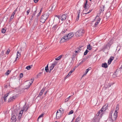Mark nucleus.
I'll list each match as a JSON object with an SVG mask.
<instances>
[{"mask_svg": "<svg viewBox=\"0 0 122 122\" xmlns=\"http://www.w3.org/2000/svg\"><path fill=\"white\" fill-rule=\"evenodd\" d=\"M74 34L72 32H71L67 35H65L61 39L60 41L61 42H64L66 40L71 38L73 36Z\"/></svg>", "mask_w": 122, "mask_h": 122, "instance_id": "f257e3e1", "label": "nucleus"}, {"mask_svg": "<svg viewBox=\"0 0 122 122\" xmlns=\"http://www.w3.org/2000/svg\"><path fill=\"white\" fill-rule=\"evenodd\" d=\"M49 14L48 12H45L41 16V19L40 21L42 23H44L45 22L46 20L48 18Z\"/></svg>", "mask_w": 122, "mask_h": 122, "instance_id": "f03ea898", "label": "nucleus"}, {"mask_svg": "<svg viewBox=\"0 0 122 122\" xmlns=\"http://www.w3.org/2000/svg\"><path fill=\"white\" fill-rule=\"evenodd\" d=\"M13 113L12 114V116L11 118V122H16V119L15 115H17L18 114L17 113H15L12 112Z\"/></svg>", "mask_w": 122, "mask_h": 122, "instance_id": "7ed1b4c3", "label": "nucleus"}, {"mask_svg": "<svg viewBox=\"0 0 122 122\" xmlns=\"http://www.w3.org/2000/svg\"><path fill=\"white\" fill-rule=\"evenodd\" d=\"M84 33V31L82 29H80L76 33V36L77 37L81 36Z\"/></svg>", "mask_w": 122, "mask_h": 122, "instance_id": "20e7f679", "label": "nucleus"}, {"mask_svg": "<svg viewBox=\"0 0 122 122\" xmlns=\"http://www.w3.org/2000/svg\"><path fill=\"white\" fill-rule=\"evenodd\" d=\"M119 105L118 104H117L116 108V110L115 111V112L114 113L113 115V117L114 118L113 119H114V120H116L117 118V111H118V110L119 109Z\"/></svg>", "mask_w": 122, "mask_h": 122, "instance_id": "39448f33", "label": "nucleus"}, {"mask_svg": "<svg viewBox=\"0 0 122 122\" xmlns=\"http://www.w3.org/2000/svg\"><path fill=\"white\" fill-rule=\"evenodd\" d=\"M31 83H30V82H28V81H27L25 83V85L24 87L25 89H27L30 87V86L31 85V84L32 83L33 81V80L31 79Z\"/></svg>", "mask_w": 122, "mask_h": 122, "instance_id": "423d86ee", "label": "nucleus"}, {"mask_svg": "<svg viewBox=\"0 0 122 122\" xmlns=\"http://www.w3.org/2000/svg\"><path fill=\"white\" fill-rule=\"evenodd\" d=\"M95 20H97V22H96L94 25V26H96L99 22L100 20V18L98 16H96L95 19Z\"/></svg>", "mask_w": 122, "mask_h": 122, "instance_id": "0eeeda50", "label": "nucleus"}, {"mask_svg": "<svg viewBox=\"0 0 122 122\" xmlns=\"http://www.w3.org/2000/svg\"><path fill=\"white\" fill-rule=\"evenodd\" d=\"M16 98V96H14L10 97L8 99V102H10L13 101Z\"/></svg>", "mask_w": 122, "mask_h": 122, "instance_id": "6e6552de", "label": "nucleus"}, {"mask_svg": "<svg viewBox=\"0 0 122 122\" xmlns=\"http://www.w3.org/2000/svg\"><path fill=\"white\" fill-rule=\"evenodd\" d=\"M66 18V14L63 15L61 17V19L62 20H65Z\"/></svg>", "mask_w": 122, "mask_h": 122, "instance_id": "1a4fd4ad", "label": "nucleus"}, {"mask_svg": "<svg viewBox=\"0 0 122 122\" xmlns=\"http://www.w3.org/2000/svg\"><path fill=\"white\" fill-rule=\"evenodd\" d=\"M114 59V57L113 56H111L109 59L108 60V64L110 65L112 61Z\"/></svg>", "mask_w": 122, "mask_h": 122, "instance_id": "9d476101", "label": "nucleus"}, {"mask_svg": "<svg viewBox=\"0 0 122 122\" xmlns=\"http://www.w3.org/2000/svg\"><path fill=\"white\" fill-rule=\"evenodd\" d=\"M112 111H111V112H110L109 116V118H111V120L112 121V122H113L114 121V120H114V119H113L114 118L113 117H113H112Z\"/></svg>", "mask_w": 122, "mask_h": 122, "instance_id": "9b49d317", "label": "nucleus"}, {"mask_svg": "<svg viewBox=\"0 0 122 122\" xmlns=\"http://www.w3.org/2000/svg\"><path fill=\"white\" fill-rule=\"evenodd\" d=\"M21 49H20V51H18L17 52V56L16 58V59L15 61V62L16 61L17 58L18 57V56H20V55H21L20 53H21Z\"/></svg>", "mask_w": 122, "mask_h": 122, "instance_id": "f8f14e48", "label": "nucleus"}, {"mask_svg": "<svg viewBox=\"0 0 122 122\" xmlns=\"http://www.w3.org/2000/svg\"><path fill=\"white\" fill-rule=\"evenodd\" d=\"M61 117V113L57 111L56 113V118L57 119Z\"/></svg>", "mask_w": 122, "mask_h": 122, "instance_id": "ddd939ff", "label": "nucleus"}, {"mask_svg": "<svg viewBox=\"0 0 122 122\" xmlns=\"http://www.w3.org/2000/svg\"><path fill=\"white\" fill-rule=\"evenodd\" d=\"M108 106V104L106 103L104 106H103V107L102 108L104 110L103 111H105L107 109V107Z\"/></svg>", "mask_w": 122, "mask_h": 122, "instance_id": "4468645a", "label": "nucleus"}, {"mask_svg": "<svg viewBox=\"0 0 122 122\" xmlns=\"http://www.w3.org/2000/svg\"><path fill=\"white\" fill-rule=\"evenodd\" d=\"M111 45V43H108L105 46V48L107 49V48H109Z\"/></svg>", "mask_w": 122, "mask_h": 122, "instance_id": "2eb2a0df", "label": "nucleus"}, {"mask_svg": "<svg viewBox=\"0 0 122 122\" xmlns=\"http://www.w3.org/2000/svg\"><path fill=\"white\" fill-rule=\"evenodd\" d=\"M104 9V6H101L100 8V11L101 13L102 12Z\"/></svg>", "mask_w": 122, "mask_h": 122, "instance_id": "dca6fc26", "label": "nucleus"}, {"mask_svg": "<svg viewBox=\"0 0 122 122\" xmlns=\"http://www.w3.org/2000/svg\"><path fill=\"white\" fill-rule=\"evenodd\" d=\"M111 86V84L110 83L106 84V83L105 85V89H107V88H109V87Z\"/></svg>", "mask_w": 122, "mask_h": 122, "instance_id": "f3484780", "label": "nucleus"}, {"mask_svg": "<svg viewBox=\"0 0 122 122\" xmlns=\"http://www.w3.org/2000/svg\"><path fill=\"white\" fill-rule=\"evenodd\" d=\"M45 88L44 87L43 88H42V90H41V92H40L39 94V96H41L43 94V92H44V91H45Z\"/></svg>", "mask_w": 122, "mask_h": 122, "instance_id": "a211bd4d", "label": "nucleus"}, {"mask_svg": "<svg viewBox=\"0 0 122 122\" xmlns=\"http://www.w3.org/2000/svg\"><path fill=\"white\" fill-rule=\"evenodd\" d=\"M102 67H104L105 68H107L108 67L107 64L106 63H103L102 64Z\"/></svg>", "mask_w": 122, "mask_h": 122, "instance_id": "6ab92c4d", "label": "nucleus"}, {"mask_svg": "<svg viewBox=\"0 0 122 122\" xmlns=\"http://www.w3.org/2000/svg\"><path fill=\"white\" fill-rule=\"evenodd\" d=\"M104 110L102 108L101 110L98 112V113H100V115L101 117L102 116V114L103 113V112L105 111H103Z\"/></svg>", "mask_w": 122, "mask_h": 122, "instance_id": "aec40b11", "label": "nucleus"}, {"mask_svg": "<svg viewBox=\"0 0 122 122\" xmlns=\"http://www.w3.org/2000/svg\"><path fill=\"white\" fill-rule=\"evenodd\" d=\"M9 93H8V94H6L4 96V97L3 98L4 99V101L5 102H6V99H7V97L8 96V94Z\"/></svg>", "mask_w": 122, "mask_h": 122, "instance_id": "412c9836", "label": "nucleus"}, {"mask_svg": "<svg viewBox=\"0 0 122 122\" xmlns=\"http://www.w3.org/2000/svg\"><path fill=\"white\" fill-rule=\"evenodd\" d=\"M92 122H99V118L98 117H97L96 118L94 119V120H92Z\"/></svg>", "mask_w": 122, "mask_h": 122, "instance_id": "4be33fe9", "label": "nucleus"}, {"mask_svg": "<svg viewBox=\"0 0 122 122\" xmlns=\"http://www.w3.org/2000/svg\"><path fill=\"white\" fill-rule=\"evenodd\" d=\"M48 64L46 66V67L45 68V70L46 72H49V71H50L48 68Z\"/></svg>", "mask_w": 122, "mask_h": 122, "instance_id": "5701e85b", "label": "nucleus"}, {"mask_svg": "<svg viewBox=\"0 0 122 122\" xmlns=\"http://www.w3.org/2000/svg\"><path fill=\"white\" fill-rule=\"evenodd\" d=\"M56 7L54 5H51V6L49 8H51V10H55Z\"/></svg>", "mask_w": 122, "mask_h": 122, "instance_id": "b1692460", "label": "nucleus"}, {"mask_svg": "<svg viewBox=\"0 0 122 122\" xmlns=\"http://www.w3.org/2000/svg\"><path fill=\"white\" fill-rule=\"evenodd\" d=\"M111 14L110 12H107L106 14V16L107 18H109Z\"/></svg>", "mask_w": 122, "mask_h": 122, "instance_id": "393cba45", "label": "nucleus"}, {"mask_svg": "<svg viewBox=\"0 0 122 122\" xmlns=\"http://www.w3.org/2000/svg\"><path fill=\"white\" fill-rule=\"evenodd\" d=\"M90 56H85L83 58V59L85 61H86L87 59L88 58H89L90 57Z\"/></svg>", "mask_w": 122, "mask_h": 122, "instance_id": "a878e982", "label": "nucleus"}, {"mask_svg": "<svg viewBox=\"0 0 122 122\" xmlns=\"http://www.w3.org/2000/svg\"><path fill=\"white\" fill-rule=\"evenodd\" d=\"M32 65L28 66L26 67V68L27 69V70H29L32 67Z\"/></svg>", "mask_w": 122, "mask_h": 122, "instance_id": "bb28decb", "label": "nucleus"}, {"mask_svg": "<svg viewBox=\"0 0 122 122\" xmlns=\"http://www.w3.org/2000/svg\"><path fill=\"white\" fill-rule=\"evenodd\" d=\"M76 56V54H74L72 55V56L71 57L72 61H74L75 59V57Z\"/></svg>", "mask_w": 122, "mask_h": 122, "instance_id": "cd10ccee", "label": "nucleus"}, {"mask_svg": "<svg viewBox=\"0 0 122 122\" xmlns=\"http://www.w3.org/2000/svg\"><path fill=\"white\" fill-rule=\"evenodd\" d=\"M26 9H28V10H27L26 11V12L27 13V15H28L29 14V13L30 12V9L29 7H27L26 8Z\"/></svg>", "mask_w": 122, "mask_h": 122, "instance_id": "c85d7f7f", "label": "nucleus"}, {"mask_svg": "<svg viewBox=\"0 0 122 122\" xmlns=\"http://www.w3.org/2000/svg\"><path fill=\"white\" fill-rule=\"evenodd\" d=\"M62 56H63V55H61L58 57L56 58H55V60H59L62 57Z\"/></svg>", "mask_w": 122, "mask_h": 122, "instance_id": "c756f323", "label": "nucleus"}, {"mask_svg": "<svg viewBox=\"0 0 122 122\" xmlns=\"http://www.w3.org/2000/svg\"><path fill=\"white\" fill-rule=\"evenodd\" d=\"M36 11H37V10H35V11L34 12L32 16V18H31V20H32L33 19V17L35 16L36 14Z\"/></svg>", "mask_w": 122, "mask_h": 122, "instance_id": "7c9ffc66", "label": "nucleus"}, {"mask_svg": "<svg viewBox=\"0 0 122 122\" xmlns=\"http://www.w3.org/2000/svg\"><path fill=\"white\" fill-rule=\"evenodd\" d=\"M80 119V117H77L76 119L75 122H79Z\"/></svg>", "mask_w": 122, "mask_h": 122, "instance_id": "2f4dec72", "label": "nucleus"}, {"mask_svg": "<svg viewBox=\"0 0 122 122\" xmlns=\"http://www.w3.org/2000/svg\"><path fill=\"white\" fill-rule=\"evenodd\" d=\"M57 27V25H56L53 27L52 29L53 30H56Z\"/></svg>", "mask_w": 122, "mask_h": 122, "instance_id": "473e14b6", "label": "nucleus"}, {"mask_svg": "<svg viewBox=\"0 0 122 122\" xmlns=\"http://www.w3.org/2000/svg\"><path fill=\"white\" fill-rule=\"evenodd\" d=\"M87 49L90 50L92 49V47H91L90 44L87 46Z\"/></svg>", "mask_w": 122, "mask_h": 122, "instance_id": "72a5a7b5", "label": "nucleus"}, {"mask_svg": "<svg viewBox=\"0 0 122 122\" xmlns=\"http://www.w3.org/2000/svg\"><path fill=\"white\" fill-rule=\"evenodd\" d=\"M54 67L53 66H52V65H51L50 67V70L49 71V72H50L51 70H52L53 68H54Z\"/></svg>", "mask_w": 122, "mask_h": 122, "instance_id": "f704fd0d", "label": "nucleus"}, {"mask_svg": "<svg viewBox=\"0 0 122 122\" xmlns=\"http://www.w3.org/2000/svg\"><path fill=\"white\" fill-rule=\"evenodd\" d=\"M81 47H80V48H78L77 50L75 51V52L76 53H78V52L80 51L81 50Z\"/></svg>", "mask_w": 122, "mask_h": 122, "instance_id": "c9c22d12", "label": "nucleus"}, {"mask_svg": "<svg viewBox=\"0 0 122 122\" xmlns=\"http://www.w3.org/2000/svg\"><path fill=\"white\" fill-rule=\"evenodd\" d=\"M91 67H89L87 69H86L85 72H86V73H87L89 70H90L91 69Z\"/></svg>", "mask_w": 122, "mask_h": 122, "instance_id": "e433bc0d", "label": "nucleus"}, {"mask_svg": "<svg viewBox=\"0 0 122 122\" xmlns=\"http://www.w3.org/2000/svg\"><path fill=\"white\" fill-rule=\"evenodd\" d=\"M56 61H54L53 63L52 64V65L54 67V66L56 65Z\"/></svg>", "mask_w": 122, "mask_h": 122, "instance_id": "4c0bfd02", "label": "nucleus"}, {"mask_svg": "<svg viewBox=\"0 0 122 122\" xmlns=\"http://www.w3.org/2000/svg\"><path fill=\"white\" fill-rule=\"evenodd\" d=\"M6 31V30L5 29L3 28L1 32L2 33H4Z\"/></svg>", "mask_w": 122, "mask_h": 122, "instance_id": "58836bf2", "label": "nucleus"}, {"mask_svg": "<svg viewBox=\"0 0 122 122\" xmlns=\"http://www.w3.org/2000/svg\"><path fill=\"white\" fill-rule=\"evenodd\" d=\"M87 7H86V8H84L85 9L83 10V14H84V12L86 11V12L87 11Z\"/></svg>", "mask_w": 122, "mask_h": 122, "instance_id": "ea45409f", "label": "nucleus"}, {"mask_svg": "<svg viewBox=\"0 0 122 122\" xmlns=\"http://www.w3.org/2000/svg\"><path fill=\"white\" fill-rule=\"evenodd\" d=\"M89 52V51L87 50V49L86 50L85 52L84 53V55H86L88 52Z\"/></svg>", "mask_w": 122, "mask_h": 122, "instance_id": "a19ab883", "label": "nucleus"}, {"mask_svg": "<svg viewBox=\"0 0 122 122\" xmlns=\"http://www.w3.org/2000/svg\"><path fill=\"white\" fill-rule=\"evenodd\" d=\"M10 71H9V70H8L7 72L5 73V74L6 75H8L10 73Z\"/></svg>", "mask_w": 122, "mask_h": 122, "instance_id": "79ce46f5", "label": "nucleus"}, {"mask_svg": "<svg viewBox=\"0 0 122 122\" xmlns=\"http://www.w3.org/2000/svg\"><path fill=\"white\" fill-rule=\"evenodd\" d=\"M24 111L23 110H22L21 111H20V112L19 113V115H21L22 114L23 112Z\"/></svg>", "mask_w": 122, "mask_h": 122, "instance_id": "37998d69", "label": "nucleus"}, {"mask_svg": "<svg viewBox=\"0 0 122 122\" xmlns=\"http://www.w3.org/2000/svg\"><path fill=\"white\" fill-rule=\"evenodd\" d=\"M87 0H86V2L84 4V8H86V7H87L86 5L87 4Z\"/></svg>", "mask_w": 122, "mask_h": 122, "instance_id": "c03bdc74", "label": "nucleus"}, {"mask_svg": "<svg viewBox=\"0 0 122 122\" xmlns=\"http://www.w3.org/2000/svg\"><path fill=\"white\" fill-rule=\"evenodd\" d=\"M43 115H44L43 114H41V115H40L38 118V120L40 118L43 117Z\"/></svg>", "mask_w": 122, "mask_h": 122, "instance_id": "a18cd8bd", "label": "nucleus"}, {"mask_svg": "<svg viewBox=\"0 0 122 122\" xmlns=\"http://www.w3.org/2000/svg\"><path fill=\"white\" fill-rule=\"evenodd\" d=\"M73 113V111L72 110H71L68 113V115L71 114Z\"/></svg>", "mask_w": 122, "mask_h": 122, "instance_id": "49530a36", "label": "nucleus"}, {"mask_svg": "<svg viewBox=\"0 0 122 122\" xmlns=\"http://www.w3.org/2000/svg\"><path fill=\"white\" fill-rule=\"evenodd\" d=\"M23 74L22 73H21L20 74V78H22L23 76Z\"/></svg>", "mask_w": 122, "mask_h": 122, "instance_id": "de8ad7c7", "label": "nucleus"}, {"mask_svg": "<svg viewBox=\"0 0 122 122\" xmlns=\"http://www.w3.org/2000/svg\"><path fill=\"white\" fill-rule=\"evenodd\" d=\"M92 10H89L88 12H87L84 13V14H88V13H90V12H91Z\"/></svg>", "mask_w": 122, "mask_h": 122, "instance_id": "09e8293b", "label": "nucleus"}, {"mask_svg": "<svg viewBox=\"0 0 122 122\" xmlns=\"http://www.w3.org/2000/svg\"><path fill=\"white\" fill-rule=\"evenodd\" d=\"M10 51V50L8 49L7 51L6 54H8L9 53Z\"/></svg>", "mask_w": 122, "mask_h": 122, "instance_id": "8fccbe9b", "label": "nucleus"}, {"mask_svg": "<svg viewBox=\"0 0 122 122\" xmlns=\"http://www.w3.org/2000/svg\"><path fill=\"white\" fill-rule=\"evenodd\" d=\"M21 117V115H19L18 117V118L19 120H20Z\"/></svg>", "mask_w": 122, "mask_h": 122, "instance_id": "3c124183", "label": "nucleus"}, {"mask_svg": "<svg viewBox=\"0 0 122 122\" xmlns=\"http://www.w3.org/2000/svg\"><path fill=\"white\" fill-rule=\"evenodd\" d=\"M28 107H26L24 109V110L25 111H26L28 109Z\"/></svg>", "mask_w": 122, "mask_h": 122, "instance_id": "603ef678", "label": "nucleus"}, {"mask_svg": "<svg viewBox=\"0 0 122 122\" xmlns=\"http://www.w3.org/2000/svg\"><path fill=\"white\" fill-rule=\"evenodd\" d=\"M14 17V16H13L12 15H11L10 18V20H11Z\"/></svg>", "mask_w": 122, "mask_h": 122, "instance_id": "864d4df0", "label": "nucleus"}, {"mask_svg": "<svg viewBox=\"0 0 122 122\" xmlns=\"http://www.w3.org/2000/svg\"><path fill=\"white\" fill-rule=\"evenodd\" d=\"M71 96H69L68 98H66V101L67 102L68 101V100H69V98Z\"/></svg>", "mask_w": 122, "mask_h": 122, "instance_id": "5fc2aeb1", "label": "nucleus"}, {"mask_svg": "<svg viewBox=\"0 0 122 122\" xmlns=\"http://www.w3.org/2000/svg\"><path fill=\"white\" fill-rule=\"evenodd\" d=\"M100 115V114L98 112L96 114V116H97V117H96V118H97V117H98L100 119V118L99 117H98V116H99V115Z\"/></svg>", "mask_w": 122, "mask_h": 122, "instance_id": "6e6d98bb", "label": "nucleus"}, {"mask_svg": "<svg viewBox=\"0 0 122 122\" xmlns=\"http://www.w3.org/2000/svg\"><path fill=\"white\" fill-rule=\"evenodd\" d=\"M41 12H39V13H38V14L37 15V17H38L39 16H40V15H41Z\"/></svg>", "mask_w": 122, "mask_h": 122, "instance_id": "4d7b16f0", "label": "nucleus"}, {"mask_svg": "<svg viewBox=\"0 0 122 122\" xmlns=\"http://www.w3.org/2000/svg\"><path fill=\"white\" fill-rule=\"evenodd\" d=\"M64 110V109H62V108H60V109L59 111H63Z\"/></svg>", "mask_w": 122, "mask_h": 122, "instance_id": "13d9d810", "label": "nucleus"}, {"mask_svg": "<svg viewBox=\"0 0 122 122\" xmlns=\"http://www.w3.org/2000/svg\"><path fill=\"white\" fill-rule=\"evenodd\" d=\"M69 76L67 75L64 78V79H66Z\"/></svg>", "mask_w": 122, "mask_h": 122, "instance_id": "bf43d9fd", "label": "nucleus"}, {"mask_svg": "<svg viewBox=\"0 0 122 122\" xmlns=\"http://www.w3.org/2000/svg\"><path fill=\"white\" fill-rule=\"evenodd\" d=\"M77 14H78V16H77V20H78V19H79V13H78V12H77Z\"/></svg>", "mask_w": 122, "mask_h": 122, "instance_id": "052dcab7", "label": "nucleus"}, {"mask_svg": "<svg viewBox=\"0 0 122 122\" xmlns=\"http://www.w3.org/2000/svg\"><path fill=\"white\" fill-rule=\"evenodd\" d=\"M56 17H57L59 19L60 18V16L59 15H56L55 16Z\"/></svg>", "mask_w": 122, "mask_h": 122, "instance_id": "680f3d73", "label": "nucleus"}, {"mask_svg": "<svg viewBox=\"0 0 122 122\" xmlns=\"http://www.w3.org/2000/svg\"><path fill=\"white\" fill-rule=\"evenodd\" d=\"M74 71V70H71L70 72L71 73H71Z\"/></svg>", "mask_w": 122, "mask_h": 122, "instance_id": "e2e57ef3", "label": "nucleus"}, {"mask_svg": "<svg viewBox=\"0 0 122 122\" xmlns=\"http://www.w3.org/2000/svg\"><path fill=\"white\" fill-rule=\"evenodd\" d=\"M39 0H34V2L35 3H37Z\"/></svg>", "mask_w": 122, "mask_h": 122, "instance_id": "0e129e2a", "label": "nucleus"}, {"mask_svg": "<svg viewBox=\"0 0 122 122\" xmlns=\"http://www.w3.org/2000/svg\"><path fill=\"white\" fill-rule=\"evenodd\" d=\"M86 72V73L83 75V76H82V77H83L85 75H86L87 73H86V72Z\"/></svg>", "mask_w": 122, "mask_h": 122, "instance_id": "69168bd1", "label": "nucleus"}, {"mask_svg": "<svg viewBox=\"0 0 122 122\" xmlns=\"http://www.w3.org/2000/svg\"><path fill=\"white\" fill-rule=\"evenodd\" d=\"M15 14L14 13H13L11 15H12L13 16H14L15 15Z\"/></svg>", "mask_w": 122, "mask_h": 122, "instance_id": "338daca9", "label": "nucleus"}, {"mask_svg": "<svg viewBox=\"0 0 122 122\" xmlns=\"http://www.w3.org/2000/svg\"><path fill=\"white\" fill-rule=\"evenodd\" d=\"M17 11V10H15L14 12H13V13H15V14L16 12V11Z\"/></svg>", "mask_w": 122, "mask_h": 122, "instance_id": "774afa93", "label": "nucleus"}]
</instances>
